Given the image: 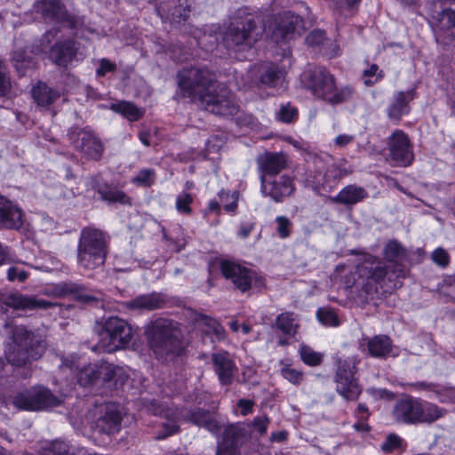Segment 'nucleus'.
<instances>
[{
    "mask_svg": "<svg viewBox=\"0 0 455 455\" xmlns=\"http://www.w3.org/2000/svg\"><path fill=\"white\" fill-rule=\"evenodd\" d=\"M177 84L183 97L197 102L218 116H234L239 106L230 90L217 83L216 75L205 68H184L177 74Z\"/></svg>",
    "mask_w": 455,
    "mask_h": 455,
    "instance_id": "f257e3e1",
    "label": "nucleus"
},
{
    "mask_svg": "<svg viewBox=\"0 0 455 455\" xmlns=\"http://www.w3.org/2000/svg\"><path fill=\"white\" fill-rule=\"evenodd\" d=\"M384 255L388 261L387 265L371 255H367L364 262L358 267L359 275L366 278L368 283L395 289L401 284V279L406 276V268L400 263L405 259L406 251L401 243L393 240L386 244Z\"/></svg>",
    "mask_w": 455,
    "mask_h": 455,
    "instance_id": "f03ea898",
    "label": "nucleus"
},
{
    "mask_svg": "<svg viewBox=\"0 0 455 455\" xmlns=\"http://www.w3.org/2000/svg\"><path fill=\"white\" fill-rule=\"evenodd\" d=\"M145 336L150 350L161 361H171L184 351L178 323L167 318H158L146 326Z\"/></svg>",
    "mask_w": 455,
    "mask_h": 455,
    "instance_id": "7ed1b4c3",
    "label": "nucleus"
},
{
    "mask_svg": "<svg viewBox=\"0 0 455 455\" xmlns=\"http://www.w3.org/2000/svg\"><path fill=\"white\" fill-rule=\"evenodd\" d=\"M12 339L13 347L7 355L9 363L0 358V379L5 377L12 365L21 366L39 359L46 348L44 337L38 332L27 330L24 326L15 327Z\"/></svg>",
    "mask_w": 455,
    "mask_h": 455,
    "instance_id": "20e7f679",
    "label": "nucleus"
},
{
    "mask_svg": "<svg viewBox=\"0 0 455 455\" xmlns=\"http://www.w3.org/2000/svg\"><path fill=\"white\" fill-rule=\"evenodd\" d=\"M147 410L149 413L164 419V421L161 423L162 429L158 431L156 436L158 440L165 439L178 433L180 430L178 423L180 418H186L194 424L204 427L212 433H216L220 429V425L213 415L204 410L191 411L185 415L177 408L169 407L156 400L151 401L147 406Z\"/></svg>",
    "mask_w": 455,
    "mask_h": 455,
    "instance_id": "39448f33",
    "label": "nucleus"
},
{
    "mask_svg": "<svg viewBox=\"0 0 455 455\" xmlns=\"http://www.w3.org/2000/svg\"><path fill=\"white\" fill-rule=\"evenodd\" d=\"M447 410L420 398L403 395L392 408V417L398 424H432L445 416Z\"/></svg>",
    "mask_w": 455,
    "mask_h": 455,
    "instance_id": "423d86ee",
    "label": "nucleus"
},
{
    "mask_svg": "<svg viewBox=\"0 0 455 455\" xmlns=\"http://www.w3.org/2000/svg\"><path fill=\"white\" fill-rule=\"evenodd\" d=\"M108 236L105 232L94 228H84L77 243L79 267L93 270L103 266L108 254Z\"/></svg>",
    "mask_w": 455,
    "mask_h": 455,
    "instance_id": "0eeeda50",
    "label": "nucleus"
},
{
    "mask_svg": "<svg viewBox=\"0 0 455 455\" xmlns=\"http://www.w3.org/2000/svg\"><path fill=\"white\" fill-rule=\"evenodd\" d=\"M307 88L317 98L332 105L348 100L352 89L348 86L337 89L334 76L323 67H315L304 74Z\"/></svg>",
    "mask_w": 455,
    "mask_h": 455,
    "instance_id": "6e6552de",
    "label": "nucleus"
},
{
    "mask_svg": "<svg viewBox=\"0 0 455 455\" xmlns=\"http://www.w3.org/2000/svg\"><path fill=\"white\" fill-rule=\"evenodd\" d=\"M427 13L437 44L451 45L455 42V0L434 1Z\"/></svg>",
    "mask_w": 455,
    "mask_h": 455,
    "instance_id": "1a4fd4ad",
    "label": "nucleus"
},
{
    "mask_svg": "<svg viewBox=\"0 0 455 455\" xmlns=\"http://www.w3.org/2000/svg\"><path fill=\"white\" fill-rule=\"evenodd\" d=\"M262 29L251 14L235 17L223 35L226 47L233 51L251 48L261 36Z\"/></svg>",
    "mask_w": 455,
    "mask_h": 455,
    "instance_id": "9d476101",
    "label": "nucleus"
},
{
    "mask_svg": "<svg viewBox=\"0 0 455 455\" xmlns=\"http://www.w3.org/2000/svg\"><path fill=\"white\" fill-rule=\"evenodd\" d=\"M133 337V331L126 321L112 316L108 318L99 331V341L92 347L97 352L112 353L126 348Z\"/></svg>",
    "mask_w": 455,
    "mask_h": 455,
    "instance_id": "9b49d317",
    "label": "nucleus"
},
{
    "mask_svg": "<svg viewBox=\"0 0 455 455\" xmlns=\"http://www.w3.org/2000/svg\"><path fill=\"white\" fill-rule=\"evenodd\" d=\"M220 270L223 276L242 292L259 291L265 285L264 279L256 271L236 261L221 260Z\"/></svg>",
    "mask_w": 455,
    "mask_h": 455,
    "instance_id": "f8f14e48",
    "label": "nucleus"
},
{
    "mask_svg": "<svg viewBox=\"0 0 455 455\" xmlns=\"http://www.w3.org/2000/svg\"><path fill=\"white\" fill-rule=\"evenodd\" d=\"M355 358L339 360L335 375L336 391L347 401H355L362 389L355 378L356 371Z\"/></svg>",
    "mask_w": 455,
    "mask_h": 455,
    "instance_id": "ddd939ff",
    "label": "nucleus"
},
{
    "mask_svg": "<svg viewBox=\"0 0 455 455\" xmlns=\"http://www.w3.org/2000/svg\"><path fill=\"white\" fill-rule=\"evenodd\" d=\"M34 10L39 13L46 22H55L68 26L70 28H77L83 24L80 19L68 15L65 6L60 0H40L34 4Z\"/></svg>",
    "mask_w": 455,
    "mask_h": 455,
    "instance_id": "4468645a",
    "label": "nucleus"
},
{
    "mask_svg": "<svg viewBox=\"0 0 455 455\" xmlns=\"http://www.w3.org/2000/svg\"><path fill=\"white\" fill-rule=\"evenodd\" d=\"M12 403L19 409L37 411L57 406L61 400L49 389L39 387L31 391L18 394L13 397Z\"/></svg>",
    "mask_w": 455,
    "mask_h": 455,
    "instance_id": "2eb2a0df",
    "label": "nucleus"
},
{
    "mask_svg": "<svg viewBox=\"0 0 455 455\" xmlns=\"http://www.w3.org/2000/svg\"><path fill=\"white\" fill-rule=\"evenodd\" d=\"M70 140L74 147L88 159H100L104 151L101 140L90 130L81 129L70 133Z\"/></svg>",
    "mask_w": 455,
    "mask_h": 455,
    "instance_id": "dca6fc26",
    "label": "nucleus"
},
{
    "mask_svg": "<svg viewBox=\"0 0 455 455\" xmlns=\"http://www.w3.org/2000/svg\"><path fill=\"white\" fill-rule=\"evenodd\" d=\"M389 156L396 165L408 166L413 161V153L410 140L403 131L395 130L388 137Z\"/></svg>",
    "mask_w": 455,
    "mask_h": 455,
    "instance_id": "f3484780",
    "label": "nucleus"
},
{
    "mask_svg": "<svg viewBox=\"0 0 455 455\" xmlns=\"http://www.w3.org/2000/svg\"><path fill=\"white\" fill-rule=\"evenodd\" d=\"M261 192L276 203H281L294 191V183L291 177L281 175L273 179L260 177Z\"/></svg>",
    "mask_w": 455,
    "mask_h": 455,
    "instance_id": "a211bd4d",
    "label": "nucleus"
},
{
    "mask_svg": "<svg viewBox=\"0 0 455 455\" xmlns=\"http://www.w3.org/2000/svg\"><path fill=\"white\" fill-rule=\"evenodd\" d=\"M211 362L213 371L222 386H229L233 383L238 368L227 351H219L212 354Z\"/></svg>",
    "mask_w": 455,
    "mask_h": 455,
    "instance_id": "6ab92c4d",
    "label": "nucleus"
},
{
    "mask_svg": "<svg viewBox=\"0 0 455 455\" xmlns=\"http://www.w3.org/2000/svg\"><path fill=\"white\" fill-rule=\"evenodd\" d=\"M122 413L115 403H106L100 411L95 427L100 433L111 435L117 433L121 427Z\"/></svg>",
    "mask_w": 455,
    "mask_h": 455,
    "instance_id": "aec40b11",
    "label": "nucleus"
},
{
    "mask_svg": "<svg viewBox=\"0 0 455 455\" xmlns=\"http://www.w3.org/2000/svg\"><path fill=\"white\" fill-rule=\"evenodd\" d=\"M23 223V211L21 208L0 195V228L19 230Z\"/></svg>",
    "mask_w": 455,
    "mask_h": 455,
    "instance_id": "412c9836",
    "label": "nucleus"
},
{
    "mask_svg": "<svg viewBox=\"0 0 455 455\" xmlns=\"http://www.w3.org/2000/svg\"><path fill=\"white\" fill-rule=\"evenodd\" d=\"M260 177L273 179L288 165V158L283 153L266 152L257 159Z\"/></svg>",
    "mask_w": 455,
    "mask_h": 455,
    "instance_id": "4be33fe9",
    "label": "nucleus"
},
{
    "mask_svg": "<svg viewBox=\"0 0 455 455\" xmlns=\"http://www.w3.org/2000/svg\"><path fill=\"white\" fill-rule=\"evenodd\" d=\"M303 30V21L299 15L292 12H284L273 32V38L276 41H288L294 35H299Z\"/></svg>",
    "mask_w": 455,
    "mask_h": 455,
    "instance_id": "5701e85b",
    "label": "nucleus"
},
{
    "mask_svg": "<svg viewBox=\"0 0 455 455\" xmlns=\"http://www.w3.org/2000/svg\"><path fill=\"white\" fill-rule=\"evenodd\" d=\"M158 14L169 20L172 24H180L187 20L190 9L188 0H167L157 8Z\"/></svg>",
    "mask_w": 455,
    "mask_h": 455,
    "instance_id": "b1692460",
    "label": "nucleus"
},
{
    "mask_svg": "<svg viewBox=\"0 0 455 455\" xmlns=\"http://www.w3.org/2000/svg\"><path fill=\"white\" fill-rule=\"evenodd\" d=\"M4 303L14 309H34V308H49L55 306L54 303L44 300L36 299L32 297L22 295L20 293H11L3 299Z\"/></svg>",
    "mask_w": 455,
    "mask_h": 455,
    "instance_id": "393cba45",
    "label": "nucleus"
},
{
    "mask_svg": "<svg viewBox=\"0 0 455 455\" xmlns=\"http://www.w3.org/2000/svg\"><path fill=\"white\" fill-rule=\"evenodd\" d=\"M414 98V91L397 92L394 94V99L387 108V116L389 119L398 122L403 116L410 112L409 102Z\"/></svg>",
    "mask_w": 455,
    "mask_h": 455,
    "instance_id": "a878e982",
    "label": "nucleus"
},
{
    "mask_svg": "<svg viewBox=\"0 0 455 455\" xmlns=\"http://www.w3.org/2000/svg\"><path fill=\"white\" fill-rule=\"evenodd\" d=\"M76 54V43L73 40L58 42L49 52L50 59L58 66L66 67Z\"/></svg>",
    "mask_w": 455,
    "mask_h": 455,
    "instance_id": "bb28decb",
    "label": "nucleus"
},
{
    "mask_svg": "<svg viewBox=\"0 0 455 455\" xmlns=\"http://www.w3.org/2000/svg\"><path fill=\"white\" fill-rule=\"evenodd\" d=\"M61 366L69 368L72 371L79 370L77 373V379L81 386H89L93 384L97 379V363H90L87 366H84L79 369V363L76 357L65 358L62 362Z\"/></svg>",
    "mask_w": 455,
    "mask_h": 455,
    "instance_id": "cd10ccee",
    "label": "nucleus"
},
{
    "mask_svg": "<svg viewBox=\"0 0 455 455\" xmlns=\"http://www.w3.org/2000/svg\"><path fill=\"white\" fill-rule=\"evenodd\" d=\"M368 196L369 194L364 188L356 185H347L336 196L331 198V202L345 206H353L363 202Z\"/></svg>",
    "mask_w": 455,
    "mask_h": 455,
    "instance_id": "c85d7f7f",
    "label": "nucleus"
},
{
    "mask_svg": "<svg viewBox=\"0 0 455 455\" xmlns=\"http://www.w3.org/2000/svg\"><path fill=\"white\" fill-rule=\"evenodd\" d=\"M55 292L58 296L72 295L76 299L84 303H91L99 299L98 296L87 293L86 287L76 283H60L56 285Z\"/></svg>",
    "mask_w": 455,
    "mask_h": 455,
    "instance_id": "c756f323",
    "label": "nucleus"
},
{
    "mask_svg": "<svg viewBox=\"0 0 455 455\" xmlns=\"http://www.w3.org/2000/svg\"><path fill=\"white\" fill-rule=\"evenodd\" d=\"M97 379L104 382L114 380L115 384H123L128 378L126 371L120 366L106 361L97 362Z\"/></svg>",
    "mask_w": 455,
    "mask_h": 455,
    "instance_id": "7c9ffc66",
    "label": "nucleus"
},
{
    "mask_svg": "<svg viewBox=\"0 0 455 455\" xmlns=\"http://www.w3.org/2000/svg\"><path fill=\"white\" fill-rule=\"evenodd\" d=\"M164 303L165 299L160 294L151 293L138 296L125 302V306L127 308L132 310L151 311L161 308Z\"/></svg>",
    "mask_w": 455,
    "mask_h": 455,
    "instance_id": "2f4dec72",
    "label": "nucleus"
},
{
    "mask_svg": "<svg viewBox=\"0 0 455 455\" xmlns=\"http://www.w3.org/2000/svg\"><path fill=\"white\" fill-rule=\"evenodd\" d=\"M367 349L372 357L386 358L389 355L395 356L393 352L391 339L387 335H376L367 341Z\"/></svg>",
    "mask_w": 455,
    "mask_h": 455,
    "instance_id": "473e14b6",
    "label": "nucleus"
},
{
    "mask_svg": "<svg viewBox=\"0 0 455 455\" xmlns=\"http://www.w3.org/2000/svg\"><path fill=\"white\" fill-rule=\"evenodd\" d=\"M284 70L277 65L269 64L263 68L260 74V83L269 88L284 87Z\"/></svg>",
    "mask_w": 455,
    "mask_h": 455,
    "instance_id": "72a5a7b5",
    "label": "nucleus"
},
{
    "mask_svg": "<svg viewBox=\"0 0 455 455\" xmlns=\"http://www.w3.org/2000/svg\"><path fill=\"white\" fill-rule=\"evenodd\" d=\"M31 93L36 104L43 108L49 107L60 96L57 90L42 82L33 87Z\"/></svg>",
    "mask_w": 455,
    "mask_h": 455,
    "instance_id": "f704fd0d",
    "label": "nucleus"
},
{
    "mask_svg": "<svg viewBox=\"0 0 455 455\" xmlns=\"http://www.w3.org/2000/svg\"><path fill=\"white\" fill-rule=\"evenodd\" d=\"M11 61L20 76H25L36 67L35 60L27 49H16L12 53Z\"/></svg>",
    "mask_w": 455,
    "mask_h": 455,
    "instance_id": "c9c22d12",
    "label": "nucleus"
},
{
    "mask_svg": "<svg viewBox=\"0 0 455 455\" xmlns=\"http://www.w3.org/2000/svg\"><path fill=\"white\" fill-rule=\"evenodd\" d=\"M92 187L96 189L104 201L110 203L119 202L122 204L126 203V196L124 192L116 188H110L107 185H101L97 181L96 178L92 180Z\"/></svg>",
    "mask_w": 455,
    "mask_h": 455,
    "instance_id": "e433bc0d",
    "label": "nucleus"
},
{
    "mask_svg": "<svg viewBox=\"0 0 455 455\" xmlns=\"http://www.w3.org/2000/svg\"><path fill=\"white\" fill-rule=\"evenodd\" d=\"M248 433L242 425H231L225 429L223 442L231 443V445L241 447L243 442L247 440Z\"/></svg>",
    "mask_w": 455,
    "mask_h": 455,
    "instance_id": "4c0bfd02",
    "label": "nucleus"
},
{
    "mask_svg": "<svg viewBox=\"0 0 455 455\" xmlns=\"http://www.w3.org/2000/svg\"><path fill=\"white\" fill-rule=\"evenodd\" d=\"M275 326L283 334L293 336L299 327L294 313L285 312L278 315L275 319Z\"/></svg>",
    "mask_w": 455,
    "mask_h": 455,
    "instance_id": "58836bf2",
    "label": "nucleus"
},
{
    "mask_svg": "<svg viewBox=\"0 0 455 455\" xmlns=\"http://www.w3.org/2000/svg\"><path fill=\"white\" fill-rule=\"evenodd\" d=\"M111 109L121 114L130 121H137L143 116V110L133 103L122 101L111 105Z\"/></svg>",
    "mask_w": 455,
    "mask_h": 455,
    "instance_id": "ea45409f",
    "label": "nucleus"
},
{
    "mask_svg": "<svg viewBox=\"0 0 455 455\" xmlns=\"http://www.w3.org/2000/svg\"><path fill=\"white\" fill-rule=\"evenodd\" d=\"M44 455H75V452L65 442L54 441L44 449Z\"/></svg>",
    "mask_w": 455,
    "mask_h": 455,
    "instance_id": "a19ab883",
    "label": "nucleus"
},
{
    "mask_svg": "<svg viewBox=\"0 0 455 455\" xmlns=\"http://www.w3.org/2000/svg\"><path fill=\"white\" fill-rule=\"evenodd\" d=\"M317 319L326 326L336 327L339 325L337 314L331 308L321 307L316 312Z\"/></svg>",
    "mask_w": 455,
    "mask_h": 455,
    "instance_id": "79ce46f5",
    "label": "nucleus"
},
{
    "mask_svg": "<svg viewBox=\"0 0 455 455\" xmlns=\"http://www.w3.org/2000/svg\"><path fill=\"white\" fill-rule=\"evenodd\" d=\"M156 172L153 169H142L132 179V181L140 186L149 187L155 182Z\"/></svg>",
    "mask_w": 455,
    "mask_h": 455,
    "instance_id": "37998d69",
    "label": "nucleus"
},
{
    "mask_svg": "<svg viewBox=\"0 0 455 455\" xmlns=\"http://www.w3.org/2000/svg\"><path fill=\"white\" fill-rule=\"evenodd\" d=\"M276 233L281 238H287L291 235L292 222L285 216H277L275 218Z\"/></svg>",
    "mask_w": 455,
    "mask_h": 455,
    "instance_id": "c03bdc74",
    "label": "nucleus"
},
{
    "mask_svg": "<svg viewBox=\"0 0 455 455\" xmlns=\"http://www.w3.org/2000/svg\"><path fill=\"white\" fill-rule=\"evenodd\" d=\"M299 353L303 362L308 365H317L321 362V355L307 346H301Z\"/></svg>",
    "mask_w": 455,
    "mask_h": 455,
    "instance_id": "a18cd8bd",
    "label": "nucleus"
},
{
    "mask_svg": "<svg viewBox=\"0 0 455 455\" xmlns=\"http://www.w3.org/2000/svg\"><path fill=\"white\" fill-rule=\"evenodd\" d=\"M12 89V82L6 66L0 60V96L7 95Z\"/></svg>",
    "mask_w": 455,
    "mask_h": 455,
    "instance_id": "49530a36",
    "label": "nucleus"
},
{
    "mask_svg": "<svg viewBox=\"0 0 455 455\" xmlns=\"http://www.w3.org/2000/svg\"><path fill=\"white\" fill-rule=\"evenodd\" d=\"M193 203V197L188 193H181L176 199V209L180 213L189 214L191 212L190 204Z\"/></svg>",
    "mask_w": 455,
    "mask_h": 455,
    "instance_id": "de8ad7c7",
    "label": "nucleus"
},
{
    "mask_svg": "<svg viewBox=\"0 0 455 455\" xmlns=\"http://www.w3.org/2000/svg\"><path fill=\"white\" fill-rule=\"evenodd\" d=\"M297 108L289 103L283 105L278 113L279 120L287 124L293 122L297 118Z\"/></svg>",
    "mask_w": 455,
    "mask_h": 455,
    "instance_id": "09e8293b",
    "label": "nucleus"
},
{
    "mask_svg": "<svg viewBox=\"0 0 455 455\" xmlns=\"http://www.w3.org/2000/svg\"><path fill=\"white\" fill-rule=\"evenodd\" d=\"M60 29L57 28H52V29L46 31L40 40L39 51L42 52H46L48 49H51L52 42L56 38Z\"/></svg>",
    "mask_w": 455,
    "mask_h": 455,
    "instance_id": "8fccbe9b",
    "label": "nucleus"
},
{
    "mask_svg": "<svg viewBox=\"0 0 455 455\" xmlns=\"http://www.w3.org/2000/svg\"><path fill=\"white\" fill-rule=\"evenodd\" d=\"M402 444V439L395 435H389L386 441L381 444V450L385 452H392L398 449Z\"/></svg>",
    "mask_w": 455,
    "mask_h": 455,
    "instance_id": "3c124183",
    "label": "nucleus"
},
{
    "mask_svg": "<svg viewBox=\"0 0 455 455\" xmlns=\"http://www.w3.org/2000/svg\"><path fill=\"white\" fill-rule=\"evenodd\" d=\"M281 374L292 384H299L302 380V373L289 366L282 368Z\"/></svg>",
    "mask_w": 455,
    "mask_h": 455,
    "instance_id": "603ef678",
    "label": "nucleus"
},
{
    "mask_svg": "<svg viewBox=\"0 0 455 455\" xmlns=\"http://www.w3.org/2000/svg\"><path fill=\"white\" fill-rule=\"evenodd\" d=\"M325 40V33L323 30L315 29L311 31L306 37V43L309 46H317L322 44Z\"/></svg>",
    "mask_w": 455,
    "mask_h": 455,
    "instance_id": "864d4df0",
    "label": "nucleus"
},
{
    "mask_svg": "<svg viewBox=\"0 0 455 455\" xmlns=\"http://www.w3.org/2000/svg\"><path fill=\"white\" fill-rule=\"evenodd\" d=\"M7 278L12 282H24L28 278V273L20 267H11L7 271Z\"/></svg>",
    "mask_w": 455,
    "mask_h": 455,
    "instance_id": "5fc2aeb1",
    "label": "nucleus"
},
{
    "mask_svg": "<svg viewBox=\"0 0 455 455\" xmlns=\"http://www.w3.org/2000/svg\"><path fill=\"white\" fill-rule=\"evenodd\" d=\"M216 455H241L240 448L231 445V443L223 442L217 447Z\"/></svg>",
    "mask_w": 455,
    "mask_h": 455,
    "instance_id": "6e6d98bb",
    "label": "nucleus"
},
{
    "mask_svg": "<svg viewBox=\"0 0 455 455\" xmlns=\"http://www.w3.org/2000/svg\"><path fill=\"white\" fill-rule=\"evenodd\" d=\"M431 258L434 262L441 267H446L449 263V255L442 248L435 250L431 255Z\"/></svg>",
    "mask_w": 455,
    "mask_h": 455,
    "instance_id": "4d7b16f0",
    "label": "nucleus"
},
{
    "mask_svg": "<svg viewBox=\"0 0 455 455\" xmlns=\"http://www.w3.org/2000/svg\"><path fill=\"white\" fill-rule=\"evenodd\" d=\"M116 68L115 63L111 62L108 59H102L100 61V66L96 70V74L98 76H104L108 72H114Z\"/></svg>",
    "mask_w": 455,
    "mask_h": 455,
    "instance_id": "13d9d810",
    "label": "nucleus"
},
{
    "mask_svg": "<svg viewBox=\"0 0 455 455\" xmlns=\"http://www.w3.org/2000/svg\"><path fill=\"white\" fill-rule=\"evenodd\" d=\"M268 423L267 417H258L253 419L251 424L260 435H264L267 432Z\"/></svg>",
    "mask_w": 455,
    "mask_h": 455,
    "instance_id": "bf43d9fd",
    "label": "nucleus"
},
{
    "mask_svg": "<svg viewBox=\"0 0 455 455\" xmlns=\"http://www.w3.org/2000/svg\"><path fill=\"white\" fill-rule=\"evenodd\" d=\"M355 140V135L352 134H339L333 142L336 147L344 148Z\"/></svg>",
    "mask_w": 455,
    "mask_h": 455,
    "instance_id": "052dcab7",
    "label": "nucleus"
},
{
    "mask_svg": "<svg viewBox=\"0 0 455 455\" xmlns=\"http://www.w3.org/2000/svg\"><path fill=\"white\" fill-rule=\"evenodd\" d=\"M11 259L10 249L0 243V266L10 262Z\"/></svg>",
    "mask_w": 455,
    "mask_h": 455,
    "instance_id": "680f3d73",
    "label": "nucleus"
},
{
    "mask_svg": "<svg viewBox=\"0 0 455 455\" xmlns=\"http://www.w3.org/2000/svg\"><path fill=\"white\" fill-rule=\"evenodd\" d=\"M237 405L241 409L242 414L247 415L252 411L253 402L247 399H241L238 401Z\"/></svg>",
    "mask_w": 455,
    "mask_h": 455,
    "instance_id": "e2e57ef3",
    "label": "nucleus"
},
{
    "mask_svg": "<svg viewBox=\"0 0 455 455\" xmlns=\"http://www.w3.org/2000/svg\"><path fill=\"white\" fill-rule=\"evenodd\" d=\"M212 323L210 326L212 328V331L214 334L216 335L217 339L221 340L225 338V330L224 328L216 321L212 320Z\"/></svg>",
    "mask_w": 455,
    "mask_h": 455,
    "instance_id": "0e129e2a",
    "label": "nucleus"
},
{
    "mask_svg": "<svg viewBox=\"0 0 455 455\" xmlns=\"http://www.w3.org/2000/svg\"><path fill=\"white\" fill-rule=\"evenodd\" d=\"M357 414L362 420L367 419L369 416L368 407L363 403H359L357 406Z\"/></svg>",
    "mask_w": 455,
    "mask_h": 455,
    "instance_id": "69168bd1",
    "label": "nucleus"
},
{
    "mask_svg": "<svg viewBox=\"0 0 455 455\" xmlns=\"http://www.w3.org/2000/svg\"><path fill=\"white\" fill-rule=\"evenodd\" d=\"M287 438V433L285 431L274 432L271 435V440L276 442H283Z\"/></svg>",
    "mask_w": 455,
    "mask_h": 455,
    "instance_id": "338daca9",
    "label": "nucleus"
},
{
    "mask_svg": "<svg viewBox=\"0 0 455 455\" xmlns=\"http://www.w3.org/2000/svg\"><path fill=\"white\" fill-rule=\"evenodd\" d=\"M208 211L210 212H215V213L219 214L220 212V203L217 202L216 200L210 201L209 205H208Z\"/></svg>",
    "mask_w": 455,
    "mask_h": 455,
    "instance_id": "774afa93",
    "label": "nucleus"
}]
</instances>
